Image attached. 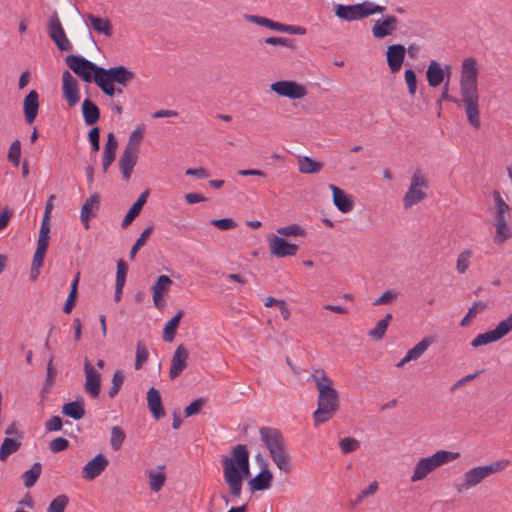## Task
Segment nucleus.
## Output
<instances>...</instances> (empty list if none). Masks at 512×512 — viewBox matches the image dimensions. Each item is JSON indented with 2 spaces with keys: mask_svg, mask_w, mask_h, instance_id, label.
<instances>
[{
  "mask_svg": "<svg viewBox=\"0 0 512 512\" xmlns=\"http://www.w3.org/2000/svg\"><path fill=\"white\" fill-rule=\"evenodd\" d=\"M479 75L480 67L478 61L473 57L464 59L459 75V102L464 107L468 123L475 130H479L481 127Z\"/></svg>",
  "mask_w": 512,
  "mask_h": 512,
  "instance_id": "obj_1",
  "label": "nucleus"
},
{
  "mask_svg": "<svg viewBox=\"0 0 512 512\" xmlns=\"http://www.w3.org/2000/svg\"><path fill=\"white\" fill-rule=\"evenodd\" d=\"M223 478L233 497H240L243 480L250 475L249 452L243 444L233 447L231 457L224 456L221 460Z\"/></svg>",
  "mask_w": 512,
  "mask_h": 512,
  "instance_id": "obj_2",
  "label": "nucleus"
},
{
  "mask_svg": "<svg viewBox=\"0 0 512 512\" xmlns=\"http://www.w3.org/2000/svg\"><path fill=\"white\" fill-rule=\"evenodd\" d=\"M310 379L318 390L317 409L313 413L315 425L329 421L339 409V393L333 387V381L324 370L315 369Z\"/></svg>",
  "mask_w": 512,
  "mask_h": 512,
  "instance_id": "obj_3",
  "label": "nucleus"
},
{
  "mask_svg": "<svg viewBox=\"0 0 512 512\" xmlns=\"http://www.w3.org/2000/svg\"><path fill=\"white\" fill-rule=\"evenodd\" d=\"M259 434L277 468L289 474L292 471L291 457L282 432L276 428L262 427Z\"/></svg>",
  "mask_w": 512,
  "mask_h": 512,
  "instance_id": "obj_4",
  "label": "nucleus"
},
{
  "mask_svg": "<svg viewBox=\"0 0 512 512\" xmlns=\"http://www.w3.org/2000/svg\"><path fill=\"white\" fill-rule=\"evenodd\" d=\"M511 464L508 459H499L486 465L474 466L466 470L462 477L454 484L458 493H465L470 489L480 485L492 474L504 471Z\"/></svg>",
  "mask_w": 512,
  "mask_h": 512,
  "instance_id": "obj_5",
  "label": "nucleus"
},
{
  "mask_svg": "<svg viewBox=\"0 0 512 512\" xmlns=\"http://www.w3.org/2000/svg\"><path fill=\"white\" fill-rule=\"evenodd\" d=\"M134 78V72L128 70L125 66L119 65L109 69H98L94 76V81L103 93L112 97L116 93H123V90L121 88H116L114 83L126 88Z\"/></svg>",
  "mask_w": 512,
  "mask_h": 512,
  "instance_id": "obj_6",
  "label": "nucleus"
},
{
  "mask_svg": "<svg viewBox=\"0 0 512 512\" xmlns=\"http://www.w3.org/2000/svg\"><path fill=\"white\" fill-rule=\"evenodd\" d=\"M494 201L495 213L493 226L495 227V235L493 241L495 244L501 245L512 238V228L508 225L510 206L502 199L499 193H495Z\"/></svg>",
  "mask_w": 512,
  "mask_h": 512,
  "instance_id": "obj_7",
  "label": "nucleus"
},
{
  "mask_svg": "<svg viewBox=\"0 0 512 512\" xmlns=\"http://www.w3.org/2000/svg\"><path fill=\"white\" fill-rule=\"evenodd\" d=\"M385 9L384 6L377 5L371 1H363L354 5L338 4L335 6V15L342 20L351 22L377 13H383Z\"/></svg>",
  "mask_w": 512,
  "mask_h": 512,
  "instance_id": "obj_8",
  "label": "nucleus"
},
{
  "mask_svg": "<svg viewBox=\"0 0 512 512\" xmlns=\"http://www.w3.org/2000/svg\"><path fill=\"white\" fill-rule=\"evenodd\" d=\"M460 457L459 452L439 450L430 457L418 460V480L423 479L438 467L450 463Z\"/></svg>",
  "mask_w": 512,
  "mask_h": 512,
  "instance_id": "obj_9",
  "label": "nucleus"
},
{
  "mask_svg": "<svg viewBox=\"0 0 512 512\" xmlns=\"http://www.w3.org/2000/svg\"><path fill=\"white\" fill-rule=\"evenodd\" d=\"M512 332V312L500 320L494 329L478 334L472 341L471 346L478 348L490 343L497 342Z\"/></svg>",
  "mask_w": 512,
  "mask_h": 512,
  "instance_id": "obj_10",
  "label": "nucleus"
},
{
  "mask_svg": "<svg viewBox=\"0 0 512 512\" xmlns=\"http://www.w3.org/2000/svg\"><path fill=\"white\" fill-rule=\"evenodd\" d=\"M68 67L85 82H91L101 67L79 55H68L65 59Z\"/></svg>",
  "mask_w": 512,
  "mask_h": 512,
  "instance_id": "obj_11",
  "label": "nucleus"
},
{
  "mask_svg": "<svg viewBox=\"0 0 512 512\" xmlns=\"http://www.w3.org/2000/svg\"><path fill=\"white\" fill-rule=\"evenodd\" d=\"M270 89L278 96L292 100L301 99L307 95V88L292 80L275 81L270 85Z\"/></svg>",
  "mask_w": 512,
  "mask_h": 512,
  "instance_id": "obj_12",
  "label": "nucleus"
},
{
  "mask_svg": "<svg viewBox=\"0 0 512 512\" xmlns=\"http://www.w3.org/2000/svg\"><path fill=\"white\" fill-rule=\"evenodd\" d=\"M47 32L49 37L57 45L58 49H60L61 51L71 50L72 45L66 37L60 18L56 12H54L49 18Z\"/></svg>",
  "mask_w": 512,
  "mask_h": 512,
  "instance_id": "obj_13",
  "label": "nucleus"
},
{
  "mask_svg": "<svg viewBox=\"0 0 512 512\" xmlns=\"http://www.w3.org/2000/svg\"><path fill=\"white\" fill-rule=\"evenodd\" d=\"M267 243L271 255L277 258L295 256L299 250V246L297 244L290 243L278 235L268 236Z\"/></svg>",
  "mask_w": 512,
  "mask_h": 512,
  "instance_id": "obj_14",
  "label": "nucleus"
},
{
  "mask_svg": "<svg viewBox=\"0 0 512 512\" xmlns=\"http://www.w3.org/2000/svg\"><path fill=\"white\" fill-rule=\"evenodd\" d=\"M85 392L93 399L98 398L101 391V375L88 361L84 362Z\"/></svg>",
  "mask_w": 512,
  "mask_h": 512,
  "instance_id": "obj_15",
  "label": "nucleus"
},
{
  "mask_svg": "<svg viewBox=\"0 0 512 512\" xmlns=\"http://www.w3.org/2000/svg\"><path fill=\"white\" fill-rule=\"evenodd\" d=\"M109 461L102 453L97 454L82 469V477L86 481H92L102 474L107 468Z\"/></svg>",
  "mask_w": 512,
  "mask_h": 512,
  "instance_id": "obj_16",
  "label": "nucleus"
},
{
  "mask_svg": "<svg viewBox=\"0 0 512 512\" xmlns=\"http://www.w3.org/2000/svg\"><path fill=\"white\" fill-rule=\"evenodd\" d=\"M63 81V95L70 107L75 106L80 100V93L78 82L72 77L69 71H64L62 74Z\"/></svg>",
  "mask_w": 512,
  "mask_h": 512,
  "instance_id": "obj_17",
  "label": "nucleus"
},
{
  "mask_svg": "<svg viewBox=\"0 0 512 512\" xmlns=\"http://www.w3.org/2000/svg\"><path fill=\"white\" fill-rule=\"evenodd\" d=\"M172 280L167 275H160L152 286L153 303L156 308L162 309L165 306L164 296L170 290Z\"/></svg>",
  "mask_w": 512,
  "mask_h": 512,
  "instance_id": "obj_18",
  "label": "nucleus"
},
{
  "mask_svg": "<svg viewBox=\"0 0 512 512\" xmlns=\"http://www.w3.org/2000/svg\"><path fill=\"white\" fill-rule=\"evenodd\" d=\"M188 357V350L183 345H179L171 359L170 379H176L186 369Z\"/></svg>",
  "mask_w": 512,
  "mask_h": 512,
  "instance_id": "obj_19",
  "label": "nucleus"
},
{
  "mask_svg": "<svg viewBox=\"0 0 512 512\" xmlns=\"http://www.w3.org/2000/svg\"><path fill=\"white\" fill-rule=\"evenodd\" d=\"M397 29V18L395 16H387L384 19L377 20L372 26L371 32L374 38L382 39L392 35Z\"/></svg>",
  "mask_w": 512,
  "mask_h": 512,
  "instance_id": "obj_20",
  "label": "nucleus"
},
{
  "mask_svg": "<svg viewBox=\"0 0 512 512\" xmlns=\"http://www.w3.org/2000/svg\"><path fill=\"white\" fill-rule=\"evenodd\" d=\"M405 54L406 49L401 44H394L388 47L386 52L387 63L392 73H397L400 71L405 58Z\"/></svg>",
  "mask_w": 512,
  "mask_h": 512,
  "instance_id": "obj_21",
  "label": "nucleus"
},
{
  "mask_svg": "<svg viewBox=\"0 0 512 512\" xmlns=\"http://www.w3.org/2000/svg\"><path fill=\"white\" fill-rule=\"evenodd\" d=\"M39 109V95L37 91L31 90L23 102L24 117L27 124L31 125L38 114Z\"/></svg>",
  "mask_w": 512,
  "mask_h": 512,
  "instance_id": "obj_22",
  "label": "nucleus"
},
{
  "mask_svg": "<svg viewBox=\"0 0 512 512\" xmlns=\"http://www.w3.org/2000/svg\"><path fill=\"white\" fill-rule=\"evenodd\" d=\"M446 71L449 73V65H446L445 69L438 62L431 61L426 71V79L428 81L429 86L433 88L438 87L443 82Z\"/></svg>",
  "mask_w": 512,
  "mask_h": 512,
  "instance_id": "obj_23",
  "label": "nucleus"
},
{
  "mask_svg": "<svg viewBox=\"0 0 512 512\" xmlns=\"http://www.w3.org/2000/svg\"><path fill=\"white\" fill-rule=\"evenodd\" d=\"M329 188L333 193V203L337 209L342 213H349L354 206L351 197L334 184H330Z\"/></svg>",
  "mask_w": 512,
  "mask_h": 512,
  "instance_id": "obj_24",
  "label": "nucleus"
},
{
  "mask_svg": "<svg viewBox=\"0 0 512 512\" xmlns=\"http://www.w3.org/2000/svg\"><path fill=\"white\" fill-rule=\"evenodd\" d=\"M272 479L273 475L268 470L267 464L264 463V468L260 471V473L249 481V489L252 492L266 490L270 488Z\"/></svg>",
  "mask_w": 512,
  "mask_h": 512,
  "instance_id": "obj_25",
  "label": "nucleus"
},
{
  "mask_svg": "<svg viewBox=\"0 0 512 512\" xmlns=\"http://www.w3.org/2000/svg\"><path fill=\"white\" fill-rule=\"evenodd\" d=\"M138 153L124 150L119 159V168L125 181H129L133 168L137 163Z\"/></svg>",
  "mask_w": 512,
  "mask_h": 512,
  "instance_id": "obj_26",
  "label": "nucleus"
},
{
  "mask_svg": "<svg viewBox=\"0 0 512 512\" xmlns=\"http://www.w3.org/2000/svg\"><path fill=\"white\" fill-rule=\"evenodd\" d=\"M147 404L152 416L158 420L165 415L159 391L151 387L147 392Z\"/></svg>",
  "mask_w": 512,
  "mask_h": 512,
  "instance_id": "obj_27",
  "label": "nucleus"
},
{
  "mask_svg": "<svg viewBox=\"0 0 512 512\" xmlns=\"http://www.w3.org/2000/svg\"><path fill=\"white\" fill-rule=\"evenodd\" d=\"M87 19L95 32H97L98 34H102L106 37L112 36L113 26L108 18H101L93 14H88Z\"/></svg>",
  "mask_w": 512,
  "mask_h": 512,
  "instance_id": "obj_28",
  "label": "nucleus"
},
{
  "mask_svg": "<svg viewBox=\"0 0 512 512\" xmlns=\"http://www.w3.org/2000/svg\"><path fill=\"white\" fill-rule=\"evenodd\" d=\"M82 114L86 125L95 124L100 118V110L90 99H85L82 103Z\"/></svg>",
  "mask_w": 512,
  "mask_h": 512,
  "instance_id": "obj_29",
  "label": "nucleus"
},
{
  "mask_svg": "<svg viewBox=\"0 0 512 512\" xmlns=\"http://www.w3.org/2000/svg\"><path fill=\"white\" fill-rule=\"evenodd\" d=\"M185 312L183 310H179L176 315H174L165 325L163 329V340L165 342H172L175 338L177 328L179 326L181 318L184 316Z\"/></svg>",
  "mask_w": 512,
  "mask_h": 512,
  "instance_id": "obj_30",
  "label": "nucleus"
},
{
  "mask_svg": "<svg viewBox=\"0 0 512 512\" xmlns=\"http://www.w3.org/2000/svg\"><path fill=\"white\" fill-rule=\"evenodd\" d=\"M62 413L74 420L83 418L85 415L83 400H76L64 404L62 407Z\"/></svg>",
  "mask_w": 512,
  "mask_h": 512,
  "instance_id": "obj_31",
  "label": "nucleus"
},
{
  "mask_svg": "<svg viewBox=\"0 0 512 512\" xmlns=\"http://www.w3.org/2000/svg\"><path fill=\"white\" fill-rule=\"evenodd\" d=\"M160 470L164 469V466H159ZM146 475L149 478V487L152 491L158 492L162 489L166 481V475L162 471L147 470Z\"/></svg>",
  "mask_w": 512,
  "mask_h": 512,
  "instance_id": "obj_32",
  "label": "nucleus"
},
{
  "mask_svg": "<svg viewBox=\"0 0 512 512\" xmlns=\"http://www.w3.org/2000/svg\"><path fill=\"white\" fill-rule=\"evenodd\" d=\"M298 169L299 172L303 174H315L322 169V163L308 156H302L298 159Z\"/></svg>",
  "mask_w": 512,
  "mask_h": 512,
  "instance_id": "obj_33",
  "label": "nucleus"
},
{
  "mask_svg": "<svg viewBox=\"0 0 512 512\" xmlns=\"http://www.w3.org/2000/svg\"><path fill=\"white\" fill-rule=\"evenodd\" d=\"M42 472V465L39 462H36L32 465V467L25 471L21 478L23 480V484L26 488H31L35 485L37 480L39 479Z\"/></svg>",
  "mask_w": 512,
  "mask_h": 512,
  "instance_id": "obj_34",
  "label": "nucleus"
},
{
  "mask_svg": "<svg viewBox=\"0 0 512 512\" xmlns=\"http://www.w3.org/2000/svg\"><path fill=\"white\" fill-rule=\"evenodd\" d=\"M21 446L17 439L6 437L0 447V460L5 461L9 455L15 453Z\"/></svg>",
  "mask_w": 512,
  "mask_h": 512,
  "instance_id": "obj_35",
  "label": "nucleus"
},
{
  "mask_svg": "<svg viewBox=\"0 0 512 512\" xmlns=\"http://www.w3.org/2000/svg\"><path fill=\"white\" fill-rule=\"evenodd\" d=\"M486 308L487 305L483 301L474 302L473 305L469 308L467 314L460 321V326H469L473 318H475L479 313L483 312Z\"/></svg>",
  "mask_w": 512,
  "mask_h": 512,
  "instance_id": "obj_36",
  "label": "nucleus"
},
{
  "mask_svg": "<svg viewBox=\"0 0 512 512\" xmlns=\"http://www.w3.org/2000/svg\"><path fill=\"white\" fill-rule=\"evenodd\" d=\"M100 207V196L98 194H93L89 198L86 199L82 208L81 214L89 215L91 217H95Z\"/></svg>",
  "mask_w": 512,
  "mask_h": 512,
  "instance_id": "obj_37",
  "label": "nucleus"
},
{
  "mask_svg": "<svg viewBox=\"0 0 512 512\" xmlns=\"http://www.w3.org/2000/svg\"><path fill=\"white\" fill-rule=\"evenodd\" d=\"M144 129L137 127L129 136L128 142L124 150L139 153V148L143 138Z\"/></svg>",
  "mask_w": 512,
  "mask_h": 512,
  "instance_id": "obj_38",
  "label": "nucleus"
},
{
  "mask_svg": "<svg viewBox=\"0 0 512 512\" xmlns=\"http://www.w3.org/2000/svg\"><path fill=\"white\" fill-rule=\"evenodd\" d=\"M472 257L473 251L470 249H465L459 253L456 261V270L459 274H464L468 270Z\"/></svg>",
  "mask_w": 512,
  "mask_h": 512,
  "instance_id": "obj_39",
  "label": "nucleus"
},
{
  "mask_svg": "<svg viewBox=\"0 0 512 512\" xmlns=\"http://www.w3.org/2000/svg\"><path fill=\"white\" fill-rule=\"evenodd\" d=\"M277 235L280 237H304L306 231L298 224H291L288 226L280 227L276 230Z\"/></svg>",
  "mask_w": 512,
  "mask_h": 512,
  "instance_id": "obj_40",
  "label": "nucleus"
},
{
  "mask_svg": "<svg viewBox=\"0 0 512 512\" xmlns=\"http://www.w3.org/2000/svg\"><path fill=\"white\" fill-rule=\"evenodd\" d=\"M392 319L391 314H387L383 319L378 321L373 329L369 331V336L375 340H380L384 337L390 320Z\"/></svg>",
  "mask_w": 512,
  "mask_h": 512,
  "instance_id": "obj_41",
  "label": "nucleus"
},
{
  "mask_svg": "<svg viewBox=\"0 0 512 512\" xmlns=\"http://www.w3.org/2000/svg\"><path fill=\"white\" fill-rule=\"evenodd\" d=\"M248 20L250 22L256 23V24H258L260 26L267 27V28H270V29L275 30V31L283 32L284 24L279 23V22H275V21L270 20L268 18L261 17V16L250 15V16H248Z\"/></svg>",
  "mask_w": 512,
  "mask_h": 512,
  "instance_id": "obj_42",
  "label": "nucleus"
},
{
  "mask_svg": "<svg viewBox=\"0 0 512 512\" xmlns=\"http://www.w3.org/2000/svg\"><path fill=\"white\" fill-rule=\"evenodd\" d=\"M149 351L142 341H138L136 345L135 369L140 370L147 362Z\"/></svg>",
  "mask_w": 512,
  "mask_h": 512,
  "instance_id": "obj_43",
  "label": "nucleus"
},
{
  "mask_svg": "<svg viewBox=\"0 0 512 512\" xmlns=\"http://www.w3.org/2000/svg\"><path fill=\"white\" fill-rule=\"evenodd\" d=\"M8 161L14 166L18 167L20 164V158H21V142L19 140H15L11 143L8 155H7Z\"/></svg>",
  "mask_w": 512,
  "mask_h": 512,
  "instance_id": "obj_44",
  "label": "nucleus"
},
{
  "mask_svg": "<svg viewBox=\"0 0 512 512\" xmlns=\"http://www.w3.org/2000/svg\"><path fill=\"white\" fill-rule=\"evenodd\" d=\"M79 282V274H77L72 282L71 285V291L66 299V302L63 306V312L66 314H69L73 307L75 306V299H76V293H77V286Z\"/></svg>",
  "mask_w": 512,
  "mask_h": 512,
  "instance_id": "obj_45",
  "label": "nucleus"
},
{
  "mask_svg": "<svg viewBox=\"0 0 512 512\" xmlns=\"http://www.w3.org/2000/svg\"><path fill=\"white\" fill-rule=\"evenodd\" d=\"M152 231H153V227L149 226L141 233L140 237L136 240V242L134 243V245L131 248V251L129 254V257L131 260H133L135 258L139 249L146 244Z\"/></svg>",
  "mask_w": 512,
  "mask_h": 512,
  "instance_id": "obj_46",
  "label": "nucleus"
},
{
  "mask_svg": "<svg viewBox=\"0 0 512 512\" xmlns=\"http://www.w3.org/2000/svg\"><path fill=\"white\" fill-rule=\"evenodd\" d=\"M125 433L119 426H114L111 429V447L114 451H118L124 443Z\"/></svg>",
  "mask_w": 512,
  "mask_h": 512,
  "instance_id": "obj_47",
  "label": "nucleus"
},
{
  "mask_svg": "<svg viewBox=\"0 0 512 512\" xmlns=\"http://www.w3.org/2000/svg\"><path fill=\"white\" fill-rule=\"evenodd\" d=\"M69 503L67 495L61 494L54 498L47 508V512H64Z\"/></svg>",
  "mask_w": 512,
  "mask_h": 512,
  "instance_id": "obj_48",
  "label": "nucleus"
},
{
  "mask_svg": "<svg viewBox=\"0 0 512 512\" xmlns=\"http://www.w3.org/2000/svg\"><path fill=\"white\" fill-rule=\"evenodd\" d=\"M339 447L344 454L354 452L360 448V442L352 437H345L339 441Z\"/></svg>",
  "mask_w": 512,
  "mask_h": 512,
  "instance_id": "obj_49",
  "label": "nucleus"
},
{
  "mask_svg": "<svg viewBox=\"0 0 512 512\" xmlns=\"http://www.w3.org/2000/svg\"><path fill=\"white\" fill-rule=\"evenodd\" d=\"M414 204H416V173L413 174L409 190L404 197V207L408 209Z\"/></svg>",
  "mask_w": 512,
  "mask_h": 512,
  "instance_id": "obj_50",
  "label": "nucleus"
},
{
  "mask_svg": "<svg viewBox=\"0 0 512 512\" xmlns=\"http://www.w3.org/2000/svg\"><path fill=\"white\" fill-rule=\"evenodd\" d=\"M266 44L273 46H282L290 49L295 48V40L291 38H283V37H268L264 40Z\"/></svg>",
  "mask_w": 512,
  "mask_h": 512,
  "instance_id": "obj_51",
  "label": "nucleus"
},
{
  "mask_svg": "<svg viewBox=\"0 0 512 512\" xmlns=\"http://www.w3.org/2000/svg\"><path fill=\"white\" fill-rule=\"evenodd\" d=\"M205 404V400L202 398H198L192 401L185 409L184 414L186 417L193 416L200 412L201 408Z\"/></svg>",
  "mask_w": 512,
  "mask_h": 512,
  "instance_id": "obj_52",
  "label": "nucleus"
},
{
  "mask_svg": "<svg viewBox=\"0 0 512 512\" xmlns=\"http://www.w3.org/2000/svg\"><path fill=\"white\" fill-rule=\"evenodd\" d=\"M211 225L223 231L233 229L237 226L232 218L214 219L211 220Z\"/></svg>",
  "mask_w": 512,
  "mask_h": 512,
  "instance_id": "obj_53",
  "label": "nucleus"
},
{
  "mask_svg": "<svg viewBox=\"0 0 512 512\" xmlns=\"http://www.w3.org/2000/svg\"><path fill=\"white\" fill-rule=\"evenodd\" d=\"M68 446L69 441L66 438L58 437L50 442L49 449L54 453H58L67 449Z\"/></svg>",
  "mask_w": 512,
  "mask_h": 512,
  "instance_id": "obj_54",
  "label": "nucleus"
},
{
  "mask_svg": "<svg viewBox=\"0 0 512 512\" xmlns=\"http://www.w3.org/2000/svg\"><path fill=\"white\" fill-rule=\"evenodd\" d=\"M88 139L91 143L93 152H98L100 149V129L93 127L88 133Z\"/></svg>",
  "mask_w": 512,
  "mask_h": 512,
  "instance_id": "obj_55",
  "label": "nucleus"
},
{
  "mask_svg": "<svg viewBox=\"0 0 512 512\" xmlns=\"http://www.w3.org/2000/svg\"><path fill=\"white\" fill-rule=\"evenodd\" d=\"M140 212L141 209L138 207V205L133 204L122 221V228H127L132 223V221L140 214Z\"/></svg>",
  "mask_w": 512,
  "mask_h": 512,
  "instance_id": "obj_56",
  "label": "nucleus"
},
{
  "mask_svg": "<svg viewBox=\"0 0 512 512\" xmlns=\"http://www.w3.org/2000/svg\"><path fill=\"white\" fill-rule=\"evenodd\" d=\"M127 271H128L127 264L123 260H119L117 263L116 283L125 284Z\"/></svg>",
  "mask_w": 512,
  "mask_h": 512,
  "instance_id": "obj_57",
  "label": "nucleus"
},
{
  "mask_svg": "<svg viewBox=\"0 0 512 512\" xmlns=\"http://www.w3.org/2000/svg\"><path fill=\"white\" fill-rule=\"evenodd\" d=\"M405 80L409 88L410 94H414L416 91V73L412 69L405 71Z\"/></svg>",
  "mask_w": 512,
  "mask_h": 512,
  "instance_id": "obj_58",
  "label": "nucleus"
},
{
  "mask_svg": "<svg viewBox=\"0 0 512 512\" xmlns=\"http://www.w3.org/2000/svg\"><path fill=\"white\" fill-rule=\"evenodd\" d=\"M62 419L59 416H53L45 423L47 431H59L62 428Z\"/></svg>",
  "mask_w": 512,
  "mask_h": 512,
  "instance_id": "obj_59",
  "label": "nucleus"
},
{
  "mask_svg": "<svg viewBox=\"0 0 512 512\" xmlns=\"http://www.w3.org/2000/svg\"><path fill=\"white\" fill-rule=\"evenodd\" d=\"M429 187L428 181L423 177L418 175V202L427 197V190Z\"/></svg>",
  "mask_w": 512,
  "mask_h": 512,
  "instance_id": "obj_60",
  "label": "nucleus"
},
{
  "mask_svg": "<svg viewBox=\"0 0 512 512\" xmlns=\"http://www.w3.org/2000/svg\"><path fill=\"white\" fill-rule=\"evenodd\" d=\"M396 297V293L391 290L385 291L378 299L373 303L375 306L388 304Z\"/></svg>",
  "mask_w": 512,
  "mask_h": 512,
  "instance_id": "obj_61",
  "label": "nucleus"
},
{
  "mask_svg": "<svg viewBox=\"0 0 512 512\" xmlns=\"http://www.w3.org/2000/svg\"><path fill=\"white\" fill-rule=\"evenodd\" d=\"M434 342V336L424 337L420 342H418V357L424 353Z\"/></svg>",
  "mask_w": 512,
  "mask_h": 512,
  "instance_id": "obj_62",
  "label": "nucleus"
},
{
  "mask_svg": "<svg viewBox=\"0 0 512 512\" xmlns=\"http://www.w3.org/2000/svg\"><path fill=\"white\" fill-rule=\"evenodd\" d=\"M283 32L289 33L292 35H304L306 33V29L299 25L284 24Z\"/></svg>",
  "mask_w": 512,
  "mask_h": 512,
  "instance_id": "obj_63",
  "label": "nucleus"
},
{
  "mask_svg": "<svg viewBox=\"0 0 512 512\" xmlns=\"http://www.w3.org/2000/svg\"><path fill=\"white\" fill-rule=\"evenodd\" d=\"M44 256H45L44 252L35 251L33 260H32L33 272L37 269H40L43 266Z\"/></svg>",
  "mask_w": 512,
  "mask_h": 512,
  "instance_id": "obj_64",
  "label": "nucleus"
}]
</instances>
